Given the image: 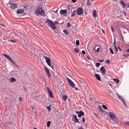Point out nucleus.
<instances>
[{
    "instance_id": "f257e3e1",
    "label": "nucleus",
    "mask_w": 129,
    "mask_h": 129,
    "mask_svg": "<svg viewBox=\"0 0 129 129\" xmlns=\"http://www.w3.org/2000/svg\"><path fill=\"white\" fill-rule=\"evenodd\" d=\"M46 23H47L50 27L52 28V30L54 32H55V34L57 33L58 31L57 29H56V26L53 22L52 21L49 19H47L45 21Z\"/></svg>"
},
{
    "instance_id": "f03ea898",
    "label": "nucleus",
    "mask_w": 129,
    "mask_h": 129,
    "mask_svg": "<svg viewBox=\"0 0 129 129\" xmlns=\"http://www.w3.org/2000/svg\"><path fill=\"white\" fill-rule=\"evenodd\" d=\"M44 57L46 60V61L48 65L53 70L54 69V66L51 64V62L49 58H48L47 56H44Z\"/></svg>"
},
{
    "instance_id": "7ed1b4c3",
    "label": "nucleus",
    "mask_w": 129,
    "mask_h": 129,
    "mask_svg": "<svg viewBox=\"0 0 129 129\" xmlns=\"http://www.w3.org/2000/svg\"><path fill=\"white\" fill-rule=\"evenodd\" d=\"M35 13L37 15H42L43 14H45V12L40 7H39L38 9L35 12Z\"/></svg>"
},
{
    "instance_id": "20e7f679",
    "label": "nucleus",
    "mask_w": 129,
    "mask_h": 129,
    "mask_svg": "<svg viewBox=\"0 0 129 129\" xmlns=\"http://www.w3.org/2000/svg\"><path fill=\"white\" fill-rule=\"evenodd\" d=\"M76 12L78 15H81L83 14V10L82 8L79 7L77 9Z\"/></svg>"
},
{
    "instance_id": "39448f33",
    "label": "nucleus",
    "mask_w": 129,
    "mask_h": 129,
    "mask_svg": "<svg viewBox=\"0 0 129 129\" xmlns=\"http://www.w3.org/2000/svg\"><path fill=\"white\" fill-rule=\"evenodd\" d=\"M107 114L112 120H113L114 118H116V116L115 114L112 112H109L107 113Z\"/></svg>"
},
{
    "instance_id": "423d86ee",
    "label": "nucleus",
    "mask_w": 129,
    "mask_h": 129,
    "mask_svg": "<svg viewBox=\"0 0 129 129\" xmlns=\"http://www.w3.org/2000/svg\"><path fill=\"white\" fill-rule=\"evenodd\" d=\"M100 70L102 75H104L106 74V70L104 66L101 67L100 69Z\"/></svg>"
},
{
    "instance_id": "0eeeda50",
    "label": "nucleus",
    "mask_w": 129,
    "mask_h": 129,
    "mask_svg": "<svg viewBox=\"0 0 129 129\" xmlns=\"http://www.w3.org/2000/svg\"><path fill=\"white\" fill-rule=\"evenodd\" d=\"M44 70L47 75H48L49 77H50V76L49 70L46 67H45Z\"/></svg>"
},
{
    "instance_id": "6e6552de",
    "label": "nucleus",
    "mask_w": 129,
    "mask_h": 129,
    "mask_svg": "<svg viewBox=\"0 0 129 129\" xmlns=\"http://www.w3.org/2000/svg\"><path fill=\"white\" fill-rule=\"evenodd\" d=\"M17 4L14 3H12L11 4V5L10 6V7L12 9H14L17 7Z\"/></svg>"
},
{
    "instance_id": "1a4fd4ad",
    "label": "nucleus",
    "mask_w": 129,
    "mask_h": 129,
    "mask_svg": "<svg viewBox=\"0 0 129 129\" xmlns=\"http://www.w3.org/2000/svg\"><path fill=\"white\" fill-rule=\"evenodd\" d=\"M120 3L122 8H126V5L123 0H121L120 1Z\"/></svg>"
},
{
    "instance_id": "9d476101",
    "label": "nucleus",
    "mask_w": 129,
    "mask_h": 129,
    "mask_svg": "<svg viewBox=\"0 0 129 129\" xmlns=\"http://www.w3.org/2000/svg\"><path fill=\"white\" fill-rule=\"evenodd\" d=\"M69 83L70 86L72 88H75V84L71 80H69Z\"/></svg>"
},
{
    "instance_id": "9b49d317",
    "label": "nucleus",
    "mask_w": 129,
    "mask_h": 129,
    "mask_svg": "<svg viewBox=\"0 0 129 129\" xmlns=\"http://www.w3.org/2000/svg\"><path fill=\"white\" fill-rule=\"evenodd\" d=\"M60 14L62 15H64L65 14H67V12L66 10H61L60 12Z\"/></svg>"
},
{
    "instance_id": "f8f14e48",
    "label": "nucleus",
    "mask_w": 129,
    "mask_h": 129,
    "mask_svg": "<svg viewBox=\"0 0 129 129\" xmlns=\"http://www.w3.org/2000/svg\"><path fill=\"white\" fill-rule=\"evenodd\" d=\"M84 115V112L82 111L81 110L80 111V112L78 114V117H80L82 116H83Z\"/></svg>"
},
{
    "instance_id": "ddd939ff",
    "label": "nucleus",
    "mask_w": 129,
    "mask_h": 129,
    "mask_svg": "<svg viewBox=\"0 0 129 129\" xmlns=\"http://www.w3.org/2000/svg\"><path fill=\"white\" fill-rule=\"evenodd\" d=\"M24 10L22 9H18L17 11V14H20L21 13H24Z\"/></svg>"
},
{
    "instance_id": "4468645a",
    "label": "nucleus",
    "mask_w": 129,
    "mask_h": 129,
    "mask_svg": "<svg viewBox=\"0 0 129 129\" xmlns=\"http://www.w3.org/2000/svg\"><path fill=\"white\" fill-rule=\"evenodd\" d=\"M95 76L97 80L99 81L101 80V78L99 75L96 74H95Z\"/></svg>"
},
{
    "instance_id": "2eb2a0df",
    "label": "nucleus",
    "mask_w": 129,
    "mask_h": 129,
    "mask_svg": "<svg viewBox=\"0 0 129 129\" xmlns=\"http://www.w3.org/2000/svg\"><path fill=\"white\" fill-rule=\"evenodd\" d=\"M92 14L94 16L96 17L97 16V14L96 12V11L94 10L93 11Z\"/></svg>"
},
{
    "instance_id": "dca6fc26",
    "label": "nucleus",
    "mask_w": 129,
    "mask_h": 129,
    "mask_svg": "<svg viewBox=\"0 0 129 129\" xmlns=\"http://www.w3.org/2000/svg\"><path fill=\"white\" fill-rule=\"evenodd\" d=\"M121 99L122 100L121 101H122L125 106L126 107H127V105L126 104L125 101L123 99Z\"/></svg>"
},
{
    "instance_id": "f3484780",
    "label": "nucleus",
    "mask_w": 129,
    "mask_h": 129,
    "mask_svg": "<svg viewBox=\"0 0 129 129\" xmlns=\"http://www.w3.org/2000/svg\"><path fill=\"white\" fill-rule=\"evenodd\" d=\"M76 10H74L73 13H72L71 17H73L76 14Z\"/></svg>"
},
{
    "instance_id": "a211bd4d",
    "label": "nucleus",
    "mask_w": 129,
    "mask_h": 129,
    "mask_svg": "<svg viewBox=\"0 0 129 129\" xmlns=\"http://www.w3.org/2000/svg\"><path fill=\"white\" fill-rule=\"evenodd\" d=\"M49 96L51 98H53V96L51 91L48 92Z\"/></svg>"
},
{
    "instance_id": "6ab92c4d",
    "label": "nucleus",
    "mask_w": 129,
    "mask_h": 129,
    "mask_svg": "<svg viewBox=\"0 0 129 129\" xmlns=\"http://www.w3.org/2000/svg\"><path fill=\"white\" fill-rule=\"evenodd\" d=\"M77 116L76 115H73L72 118V120L73 121L77 119Z\"/></svg>"
},
{
    "instance_id": "aec40b11",
    "label": "nucleus",
    "mask_w": 129,
    "mask_h": 129,
    "mask_svg": "<svg viewBox=\"0 0 129 129\" xmlns=\"http://www.w3.org/2000/svg\"><path fill=\"white\" fill-rule=\"evenodd\" d=\"M3 55L5 57H6L7 58H8L9 60H10L11 59V58L10 57H9L8 55L7 54H3Z\"/></svg>"
},
{
    "instance_id": "412c9836",
    "label": "nucleus",
    "mask_w": 129,
    "mask_h": 129,
    "mask_svg": "<svg viewBox=\"0 0 129 129\" xmlns=\"http://www.w3.org/2000/svg\"><path fill=\"white\" fill-rule=\"evenodd\" d=\"M113 81H114L117 83H118L119 82V79H117V78H114L113 79Z\"/></svg>"
},
{
    "instance_id": "4be33fe9",
    "label": "nucleus",
    "mask_w": 129,
    "mask_h": 129,
    "mask_svg": "<svg viewBox=\"0 0 129 129\" xmlns=\"http://www.w3.org/2000/svg\"><path fill=\"white\" fill-rule=\"evenodd\" d=\"M10 80L11 82H12L14 81H16V79L12 77L10 78Z\"/></svg>"
},
{
    "instance_id": "5701e85b",
    "label": "nucleus",
    "mask_w": 129,
    "mask_h": 129,
    "mask_svg": "<svg viewBox=\"0 0 129 129\" xmlns=\"http://www.w3.org/2000/svg\"><path fill=\"white\" fill-rule=\"evenodd\" d=\"M47 126L49 127L51 124V121H48L47 123Z\"/></svg>"
},
{
    "instance_id": "b1692460",
    "label": "nucleus",
    "mask_w": 129,
    "mask_h": 129,
    "mask_svg": "<svg viewBox=\"0 0 129 129\" xmlns=\"http://www.w3.org/2000/svg\"><path fill=\"white\" fill-rule=\"evenodd\" d=\"M63 99L64 101H65L67 98V96L66 95H63L62 96Z\"/></svg>"
},
{
    "instance_id": "393cba45",
    "label": "nucleus",
    "mask_w": 129,
    "mask_h": 129,
    "mask_svg": "<svg viewBox=\"0 0 129 129\" xmlns=\"http://www.w3.org/2000/svg\"><path fill=\"white\" fill-rule=\"evenodd\" d=\"M108 84L111 87L112 89H113V90H114L115 89H116L115 87L113 86H112L111 83H108Z\"/></svg>"
},
{
    "instance_id": "a878e982",
    "label": "nucleus",
    "mask_w": 129,
    "mask_h": 129,
    "mask_svg": "<svg viewBox=\"0 0 129 129\" xmlns=\"http://www.w3.org/2000/svg\"><path fill=\"white\" fill-rule=\"evenodd\" d=\"M90 3H91L90 2V1H87L86 3V5L87 6H89Z\"/></svg>"
},
{
    "instance_id": "bb28decb",
    "label": "nucleus",
    "mask_w": 129,
    "mask_h": 129,
    "mask_svg": "<svg viewBox=\"0 0 129 129\" xmlns=\"http://www.w3.org/2000/svg\"><path fill=\"white\" fill-rule=\"evenodd\" d=\"M10 60L14 65H15V64H16L15 62L11 58Z\"/></svg>"
},
{
    "instance_id": "cd10ccee",
    "label": "nucleus",
    "mask_w": 129,
    "mask_h": 129,
    "mask_svg": "<svg viewBox=\"0 0 129 129\" xmlns=\"http://www.w3.org/2000/svg\"><path fill=\"white\" fill-rule=\"evenodd\" d=\"M63 32L64 33L68 35L69 34L67 30H63Z\"/></svg>"
},
{
    "instance_id": "c85d7f7f",
    "label": "nucleus",
    "mask_w": 129,
    "mask_h": 129,
    "mask_svg": "<svg viewBox=\"0 0 129 129\" xmlns=\"http://www.w3.org/2000/svg\"><path fill=\"white\" fill-rule=\"evenodd\" d=\"M76 45H78L79 44V41L78 40H77L76 41Z\"/></svg>"
},
{
    "instance_id": "c756f323",
    "label": "nucleus",
    "mask_w": 129,
    "mask_h": 129,
    "mask_svg": "<svg viewBox=\"0 0 129 129\" xmlns=\"http://www.w3.org/2000/svg\"><path fill=\"white\" fill-rule=\"evenodd\" d=\"M102 107L104 109H107V106L105 105H102Z\"/></svg>"
},
{
    "instance_id": "7c9ffc66",
    "label": "nucleus",
    "mask_w": 129,
    "mask_h": 129,
    "mask_svg": "<svg viewBox=\"0 0 129 129\" xmlns=\"http://www.w3.org/2000/svg\"><path fill=\"white\" fill-rule=\"evenodd\" d=\"M10 35L11 36H13L14 37H16V34L15 33H11L10 34Z\"/></svg>"
},
{
    "instance_id": "2f4dec72",
    "label": "nucleus",
    "mask_w": 129,
    "mask_h": 129,
    "mask_svg": "<svg viewBox=\"0 0 129 129\" xmlns=\"http://www.w3.org/2000/svg\"><path fill=\"white\" fill-rule=\"evenodd\" d=\"M109 49L110 50L111 53L112 54H114V52L113 50L111 48H109Z\"/></svg>"
},
{
    "instance_id": "473e14b6",
    "label": "nucleus",
    "mask_w": 129,
    "mask_h": 129,
    "mask_svg": "<svg viewBox=\"0 0 129 129\" xmlns=\"http://www.w3.org/2000/svg\"><path fill=\"white\" fill-rule=\"evenodd\" d=\"M105 62L107 64H109L110 63V61L109 60H106L105 61Z\"/></svg>"
},
{
    "instance_id": "72a5a7b5",
    "label": "nucleus",
    "mask_w": 129,
    "mask_h": 129,
    "mask_svg": "<svg viewBox=\"0 0 129 129\" xmlns=\"http://www.w3.org/2000/svg\"><path fill=\"white\" fill-rule=\"evenodd\" d=\"M67 27L68 28H69L71 26L70 23L69 22L67 23Z\"/></svg>"
},
{
    "instance_id": "f704fd0d",
    "label": "nucleus",
    "mask_w": 129,
    "mask_h": 129,
    "mask_svg": "<svg viewBox=\"0 0 129 129\" xmlns=\"http://www.w3.org/2000/svg\"><path fill=\"white\" fill-rule=\"evenodd\" d=\"M75 51L76 53H78L79 52V50L76 48H75Z\"/></svg>"
},
{
    "instance_id": "c9c22d12",
    "label": "nucleus",
    "mask_w": 129,
    "mask_h": 129,
    "mask_svg": "<svg viewBox=\"0 0 129 129\" xmlns=\"http://www.w3.org/2000/svg\"><path fill=\"white\" fill-rule=\"evenodd\" d=\"M73 121H74L75 122L79 123V121L77 118L74 120Z\"/></svg>"
},
{
    "instance_id": "e433bc0d",
    "label": "nucleus",
    "mask_w": 129,
    "mask_h": 129,
    "mask_svg": "<svg viewBox=\"0 0 129 129\" xmlns=\"http://www.w3.org/2000/svg\"><path fill=\"white\" fill-rule=\"evenodd\" d=\"M123 56L124 57H127L128 56H129V54H127V55H125V54H123Z\"/></svg>"
},
{
    "instance_id": "4c0bfd02",
    "label": "nucleus",
    "mask_w": 129,
    "mask_h": 129,
    "mask_svg": "<svg viewBox=\"0 0 129 129\" xmlns=\"http://www.w3.org/2000/svg\"><path fill=\"white\" fill-rule=\"evenodd\" d=\"M51 106V105H50L48 107H46V108L48 109L49 111H50V106Z\"/></svg>"
},
{
    "instance_id": "58836bf2",
    "label": "nucleus",
    "mask_w": 129,
    "mask_h": 129,
    "mask_svg": "<svg viewBox=\"0 0 129 129\" xmlns=\"http://www.w3.org/2000/svg\"><path fill=\"white\" fill-rule=\"evenodd\" d=\"M100 65V63H99L97 62L96 64V66L97 67H98Z\"/></svg>"
},
{
    "instance_id": "ea45409f",
    "label": "nucleus",
    "mask_w": 129,
    "mask_h": 129,
    "mask_svg": "<svg viewBox=\"0 0 129 129\" xmlns=\"http://www.w3.org/2000/svg\"><path fill=\"white\" fill-rule=\"evenodd\" d=\"M111 29L112 32H113L114 31V30L113 27L111 26Z\"/></svg>"
},
{
    "instance_id": "a19ab883",
    "label": "nucleus",
    "mask_w": 129,
    "mask_h": 129,
    "mask_svg": "<svg viewBox=\"0 0 129 129\" xmlns=\"http://www.w3.org/2000/svg\"><path fill=\"white\" fill-rule=\"evenodd\" d=\"M90 28V29L91 31L93 30V26H91V27H89V28Z\"/></svg>"
},
{
    "instance_id": "79ce46f5",
    "label": "nucleus",
    "mask_w": 129,
    "mask_h": 129,
    "mask_svg": "<svg viewBox=\"0 0 129 129\" xmlns=\"http://www.w3.org/2000/svg\"><path fill=\"white\" fill-rule=\"evenodd\" d=\"M81 84H83V86L84 87H86V85H85V84L84 83V82H82V83L81 82Z\"/></svg>"
},
{
    "instance_id": "37998d69",
    "label": "nucleus",
    "mask_w": 129,
    "mask_h": 129,
    "mask_svg": "<svg viewBox=\"0 0 129 129\" xmlns=\"http://www.w3.org/2000/svg\"><path fill=\"white\" fill-rule=\"evenodd\" d=\"M47 89L48 91V92L51 91V90L50 89V88L48 87H47Z\"/></svg>"
},
{
    "instance_id": "c03bdc74",
    "label": "nucleus",
    "mask_w": 129,
    "mask_h": 129,
    "mask_svg": "<svg viewBox=\"0 0 129 129\" xmlns=\"http://www.w3.org/2000/svg\"><path fill=\"white\" fill-rule=\"evenodd\" d=\"M10 41L12 42L15 43L16 42V41L15 40H10Z\"/></svg>"
},
{
    "instance_id": "a18cd8bd",
    "label": "nucleus",
    "mask_w": 129,
    "mask_h": 129,
    "mask_svg": "<svg viewBox=\"0 0 129 129\" xmlns=\"http://www.w3.org/2000/svg\"><path fill=\"white\" fill-rule=\"evenodd\" d=\"M118 98L119 99H120L121 100H122L121 99H123L122 98L121 96V95H119V96H118Z\"/></svg>"
},
{
    "instance_id": "49530a36",
    "label": "nucleus",
    "mask_w": 129,
    "mask_h": 129,
    "mask_svg": "<svg viewBox=\"0 0 129 129\" xmlns=\"http://www.w3.org/2000/svg\"><path fill=\"white\" fill-rule=\"evenodd\" d=\"M82 53L83 54H85L86 53L85 51L84 50H83L82 51Z\"/></svg>"
},
{
    "instance_id": "de8ad7c7",
    "label": "nucleus",
    "mask_w": 129,
    "mask_h": 129,
    "mask_svg": "<svg viewBox=\"0 0 129 129\" xmlns=\"http://www.w3.org/2000/svg\"><path fill=\"white\" fill-rule=\"evenodd\" d=\"M114 47H115V49L117 51H118V49H117L116 46H114Z\"/></svg>"
},
{
    "instance_id": "09e8293b",
    "label": "nucleus",
    "mask_w": 129,
    "mask_h": 129,
    "mask_svg": "<svg viewBox=\"0 0 129 129\" xmlns=\"http://www.w3.org/2000/svg\"><path fill=\"white\" fill-rule=\"evenodd\" d=\"M82 120L83 122H84L85 121V119L84 117H83L82 119Z\"/></svg>"
},
{
    "instance_id": "8fccbe9b",
    "label": "nucleus",
    "mask_w": 129,
    "mask_h": 129,
    "mask_svg": "<svg viewBox=\"0 0 129 129\" xmlns=\"http://www.w3.org/2000/svg\"><path fill=\"white\" fill-rule=\"evenodd\" d=\"M86 57H87V59L89 60H90V57L88 56V55H86Z\"/></svg>"
},
{
    "instance_id": "3c124183",
    "label": "nucleus",
    "mask_w": 129,
    "mask_h": 129,
    "mask_svg": "<svg viewBox=\"0 0 129 129\" xmlns=\"http://www.w3.org/2000/svg\"><path fill=\"white\" fill-rule=\"evenodd\" d=\"M77 0H71L72 1L73 3H74Z\"/></svg>"
},
{
    "instance_id": "603ef678",
    "label": "nucleus",
    "mask_w": 129,
    "mask_h": 129,
    "mask_svg": "<svg viewBox=\"0 0 129 129\" xmlns=\"http://www.w3.org/2000/svg\"><path fill=\"white\" fill-rule=\"evenodd\" d=\"M19 100H20L21 101V102H22V98L21 97H20L19 98Z\"/></svg>"
},
{
    "instance_id": "864d4df0",
    "label": "nucleus",
    "mask_w": 129,
    "mask_h": 129,
    "mask_svg": "<svg viewBox=\"0 0 129 129\" xmlns=\"http://www.w3.org/2000/svg\"><path fill=\"white\" fill-rule=\"evenodd\" d=\"M108 92L110 93H111L112 92L110 90H108Z\"/></svg>"
},
{
    "instance_id": "5fc2aeb1",
    "label": "nucleus",
    "mask_w": 129,
    "mask_h": 129,
    "mask_svg": "<svg viewBox=\"0 0 129 129\" xmlns=\"http://www.w3.org/2000/svg\"><path fill=\"white\" fill-rule=\"evenodd\" d=\"M58 23V21L57 20L55 21L54 22V23L55 24H57Z\"/></svg>"
},
{
    "instance_id": "6e6d98bb",
    "label": "nucleus",
    "mask_w": 129,
    "mask_h": 129,
    "mask_svg": "<svg viewBox=\"0 0 129 129\" xmlns=\"http://www.w3.org/2000/svg\"><path fill=\"white\" fill-rule=\"evenodd\" d=\"M78 129H84L82 127H78Z\"/></svg>"
},
{
    "instance_id": "4d7b16f0",
    "label": "nucleus",
    "mask_w": 129,
    "mask_h": 129,
    "mask_svg": "<svg viewBox=\"0 0 129 129\" xmlns=\"http://www.w3.org/2000/svg\"><path fill=\"white\" fill-rule=\"evenodd\" d=\"M80 111H79V112H78L77 111H76V113L77 114H79L80 113Z\"/></svg>"
},
{
    "instance_id": "13d9d810",
    "label": "nucleus",
    "mask_w": 129,
    "mask_h": 129,
    "mask_svg": "<svg viewBox=\"0 0 129 129\" xmlns=\"http://www.w3.org/2000/svg\"><path fill=\"white\" fill-rule=\"evenodd\" d=\"M104 61V59L101 60H99L98 61L100 62H103Z\"/></svg>"
},
{
    "instance_id": "bf43d9fd",
    "label": "nucleus",
    "mask_w": 129,
    "mask_h": 129,
    "mask_svg": "<svg viewBox=\"0 0 129 129\" xmlns=\"http://www.w3.org/2000/svg\"><path fill=\"white\" fill-rule=\"evenodd\" d=\"M118 49H119V50L120 51H121V49L119 47H118Z\"/></svg>"
},
{
    "instance_id": "052dcab7",
    "label": "nucleus",
    "mask_w": 129,
    "mask_h": 129,
    "mask_svg": "<svg viewBox=\"0 0 129 129\" xmlns=\"http://www.w3.org/2000/svg\"><path fill=\"white\" fill-rule=\"evenodd\" d=\"M113 45L114 46H116L115 44V41H114L113 42Z\"/></svg>"
},
{
    "instance_id": "680f3d73",
    "label": "nucleus",
    "mask_w": 129,
    "mask_h": 129,
    "mask_svg": "<svg viewBox=\"0 0 129 129\" xmlns=\"http://www.w3.org/2000/svg\"><path fill=\"white\" fill-rule=\"evenodd\" d=\"M127 7L129 8V3H127Z\"/></svg>"
},
{
    "instance_id": "e2e57ef3",
    "label": "nucleus",
    "mask_w": 129,
    "mask_h": 129,
    "mask_svg": "<svg viewBox=\"0 0 129 129\" xmlns=\"http://www.w3.org/2000/svg\"><path fill=\"white\" fill-rule=\"evenodd\" d=\"M99 48H98L96 50V51L97 52H98L99 51Z\"/></svg>"
},
{
    "instance_id": "0e129e2a",
    "label": "nucleus",
    "mask_w": 129,
    "mask_h": 129,
    "mask_svg": "<svg viewBox=\"0 0 129 129\" xmlns=\"http://www.w3.org/2000/svg\"><path fill=\"white\" fill-rule=\"evenodd\" d=\"M75 90H78V88L77 87H75Z\"/></svg>"
},
{
    "instance_id": "69168bd1",
    "label": "nucleus",
    "mask_w": 129,
    "mask_h": 129,
    "mask_svg": "<svg viewBox=\"0 0 129 129\" xmlns=\"http://www.w3.org/2000/svg\"><path fill=\"white\" fill-rule=\"evenodd\" d=\"M0 24L1 25H2L4 26V27H5L6 26L5 25L3 24H1L0 23Z\"/></svg>"
},
{
    "instance_id": "338daca9",
    "label": "nucleus",
    "mask_w": 129,
    "mask_h": 129,
    "mask_svg": "<svg viewBox=\"0 0 129 129\" xmlns=\"http://www.w3.org/2000/svg\"><path fill=\"white\" fill-rule=\"evenodd\" d=\"M31 108L32 109H34V106L31 107Z\"/></svg>"
},
{
    "instance_id": "774afa93",
    "label": "nucleus",
    "mask_w": 129,
    "mask_h": 129,
    "mask_svg": "<svg viewBox=\"0 0 129 129\" xmlns=\"http://www.w3.org/2000/svg\"><path fill=\"white\" fill-rule=\"evenodd\" d=\"M127 52H129V49H127Z\"/></svg>"
}]
</instances>
